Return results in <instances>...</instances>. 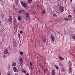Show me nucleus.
<instances>
[{"label": "nucleus", "instance_id": "nucleus-37", "mask_svg": "<svg viewBox=\"0 0 75 75\" xmlns=\"http://www.w3.org/2000/svg\"><path fill=\"white\" fill-rule=\"evenodd\" d=\"M53 16H56V15L55 14H53Z\"/></svg>", "mask_w": 75, "mask_h": 75}, {"label": "nucleus", "instance_id": "nucleus-1", "mask_svg": "<svg viewBox=\"0 0 75 75\" xmlns=\"http://www.w3.org/2000/svg\"><path fill=\"white\" fill-rule=\"evenodd\" d=\"M18 13L20 14H24L25 13V11L23 10H21L18 11Z\"/></svg>", "mask_w": 75, "mask_h": 75}, {"label": "nucleus", "instance_id": "nucleus-40", "mask_svg": "<svg viewBox=\"0 0 75 75\" xmlns=\"http://www.w3.org/2000/svg\"><path fill=\"white\" fill-rule=\"evenodd\" d=\"M18 38H20V35H18Z\"/></svg>", "mask_w": 75, "mask_h": 75}, {"label": "nucleus", "instance_id": "nucleus-23", "mask_svg": "<svg viewBox=\"0 0 75 75\" xmlns=\"http://www.w3.org/2000/svg\"><path fill=\"white\" fill-rule=\"evenodd\" d=\"M14 22L16 23H17V21L16 20V18H14Z\"/></svg>", "mask_w": 75, "mask_h": 75}, {"label": "nucleus", "instance_id": "nucleus-41", "mask_svg": "<svg viewBox=\"0 0 75 75\" xmlns=\"http://www.w3.org/2000/svg\"><path fill=\"white\" fill-rule=\"evenodd\" d=\"M52 1H55V0H51Z\"/></svg>", "mask_w": 75, "mask_h": 75}, {"label": "nucleus", "instance_id": "nucleus-28", "mask_svg": "<svg viewBox=\"0 0 75 75\" xmlns=\"http://www.w3.org/2000/svg\"><path fill=\"white\" fill-rule=\"evenodd\" d=\"M63 72H65V69H62Z\"/></svg>", "mask_w": 75, "mask_h": 75}, {"label": "nucleus", "instance_id": "nucleus-11", "mask_svg": "<svg viewBox=\"0 0 75 75\" xmlns=\"http://www.w3.org/2000/svg\"><path fill=\"white\" fill-rule=\"evenodd\" d=\"M52 75H55V71L54 70V69H52Z\"/></svg>", "mask_w": 75, "mask_h": 75}, {"label": "nucleus", "instance_id": "nucleus-25", "mask_svg": "<svg viewBox=\"0 0 75 75\" xmlns=\"http://www.w3.org/2000/svg\"><path fill=\"white\" fill-rule=\"evenodd\" d=\"M15 3H16V4H17H17H18V1H15Z\"/></svg>", "mask_w": 75, "mask_h": 75}, {"label": "nucleus", "instance_id": "nucleus-42", "mask_svg": "<svg viewBox=\"0 0 75 75\" xmlns=\"http://www.w3.org/2000/svg\"><path fill=\"white\" fill-rule=\"evenodd\" d=\"M26 75H29V74H28L27 73V74H26Z\"/></svg>", "mask_w": 75, "mask_h": 75}, {"label": "nucleus", "instance_id": "nucleus-14", "mask_svg": "<svg viewBox=\"0 0 75 75\" xmlns=\"http://www.w3.org/2000/svg\"><path fill=\"white\" fill-rule=\"evenodd\" d=\"M19 61L21 62V64H23V59L22 58L20 59Z\"/></svg>", "mask_w": 75, "mask_h": 75}, {"label": "nucleus", "instance_id": "nucleus-10", "mask_svg": "<svg viewBox=\"0 0 75 75\" xmlns=\"http://www.w3.org/2000/svg\"><path fill=\"white\" fill-rule=\"evenodd\" d=\"M8 49H6L4 51V53L5 54H8Z\"/></svg>", "mask_w": 75, "mask_h": 75}, {"label": "nucleus", "instance_id": "nucleus-26", "mask_svg": "<svg viewBox=\"0 0 75 75\" xmlns=\"http://www.w3.org/2000/svg\"><path fill=\"white\" fill-rule=\"evenodd\" d=\"M3 57L4 58H7V56L4 55L3 56Z\"/></svg>", "mask_w": 75, "mask_h": 75}, {"label": "nucleus", "instance_id": "nucleus-46", "mask_svg": "<svg viewBox=\"0 0 75 75\" xmlns=\"http://www.w3.org/2000/svg\"><path fill=\"white\" fill-rule=\"evenodd\" d=\"M17 0H15V1H17Z\"/></svg>", "mask_w": 75, "mask_h": 75}, {"label": "nucleus", "instance_id": "nucleus-4", "mask_svg": "<svg viewBox=\"0 0 75 75\" xmlns=\"http://www.w3.org/2000/svg\"><path fill=\"white\" fill-rule=\"evenodd\" d=\"M59 9L61 12H63L64 11V8L63 6H59Z\"/></svg>", "mask_w": 75, "mask_h": 75}, {"label": "nucleus", "instance_id": "nucleus-17", "mask_svg": "<svg viewBox=\"0 0 75 75\" xmlns=\"http://www.w3.org/2000/svg\"><path fill=\"white\" fill-rule=\"evenodd\" d=\"M33 0H28V3H31V2H32V1Z\"/></svg>", "mask_w": 75, "mask_h": 75}, {"label": "nucleus", "instance_id": "nucleus-44", "mask_svg": "<svg viewBox=\"0 0 75 75\" xmlns=\"http://www.w3.org/2000/svg\"><path fill=\"white\" fill-rule=\"evenodd\" d=\"M39 72L40 73H41V71H39Z\"/></svg>", "mask_w": 75, "mask_h": 75}, {"label": "nucleus", "instance_id": "nucleus-47", "mask_svg": "<svg viewBox=\"0 0 75 75\" xmlns=\"http://www.w3.org/2000/svg\"><path fill=\"white\" fill-rule=\"evenodd\" d=\"M42 70H43V69H42Z\"/></svg>", "mask_w": 75, "mask_h": 75}, {"label": "nucleus", "instance_id": "nucleus-9", "mask_svg": "<svg viewBox=\"0 0 75 75\" xmlns=\"http://www.w3.org/2000/svg\"><path fill=\"white\" fill-rule=\"evenodd\" d=\"M25 16L26 18H28L30 16V13H26Z\"/></svg>", "mask_w": 75, "mask_h": 75}, {"label": "nucleus", "instance_id": "nucleus-20", "mask_svg": "<svg viewBox=\"0 0 75 75\" xmlns=\"http://www.w3.org/2000/svg\"><path fill=\"white\" fill-rule=\"evenodd\" d=\"M18 18L19 20H20L21 19V17L20 16L18 17Z\"/></svg>", "mask_w": 75, "mask_h": 75}, {"label": "nucleus", "instance_id": "nucleus-7", "mask_svg": "<svg viewBox=\"0 0 75 75\" xmlns=\"http://www.w3.org/2000/svg\"><path fill=\"white\" fill-rule=\"evenodd\" d=\"M13 69L15 72H18V69L16 67H14L13 68Z\"/></svg>", "mask_w": 75, "mask_h": 75}, {"label": "nucleus", "instance_id": "nucleus-31", "mask_svg": "<svg viewBox=\"0 0 75 75\" xmlns=\"http://www.w3.org/2000/svg\"><path fill=\"white\" fill-rule=\"evenodd\" d=\"M56 21H58V22L60 21V20L59 19H57L56 20Z\"/></svg>", "mask_w": 75, "mask_h": 75}, {"label": "nucleus", "instance_id": "nucleus-33", "mask_svg": "<svg viewBox=\"0 0 75 75\" xmlns=\"http://www.w3.org/2000/svg\"><path fill=\"white\" fill-rule=\"evenodd\" d=\"M31 69L32 71H33V67H31Z\"/></svg>", "mask_w": 75, "mask_h": 75}, {"label": "nucleus", "instance_id": "nucleus-16", "mask_svg": "<svg viewBox=\"0 0 75 75\" xmlns=\"http://www.w3.org/2000/svg\"><path fill=\"white\" fill-rule=\"evenodd\" d=\"M37 9L38 10V11L40 10V6L38 5L37 6Z\"/></svg>", "mask_w": 75, "mask_h": 75}, {"label": "nucleus", "instance_id": "nucleus-22", "mask_svg": "<svg viewBox=\"0 0 75 75\" xmlns=\"http://www.w3.org/2000/svg\"><path fill=\"white\" fill-rule=\"evenodd\" d=\"M72 38L73 40H75V36H73L72 37Z\"/></svg>", "mask_w": 75, "mask_h": 75}, {"label": "nucleus", "instance_id": "nucleus-27", "mask_svg": "<svg viewBox=\"0 0 75 75\" xmlns=\"http://www.w3.org/2000/svg\"><path fill=\"white\" fill-rule=\"evenodd\" d=\"M23 72H24L25 73H26L27 72V71L25 70H23Z\"/></svg>", "mask_w": 75, "mask_h": 75}, {"label": "nucleus", "instance_id": "nucleus-30", "mask_svg": "<svg viewBox=\"0 0 75 75\" xmlns=\"http://www.w3.org/2000/svg\"><path fill=\"white\" fill-rule=\"evenodd\" d=\"M68 17H70L71 18V17H72V16H71V15H69L68 16Z\"/></svg>", "mask_w": 75, "mask_h": 75}, {"label": "nucleus", "instance_id": "nucleus-38", "mask_svg": "<svg viewBox=\"0 0 75 75\" xmlns=\"http://www.w3.org/2000/svg\"><path fill=\"white\" fill-rule=\"evenodd\" d=\"M35 29L34 28H32V29L33 30H34Z\"/></svg>", "mask_w": 75, "mask_h": 75}, {"label": "nucleus", "instance_id": "nucleus-8", "mask_svg": "<svg viewBox=\"0 0 75 75\" xmlns=\"http://www.w3.org/2000/svg\"><path fill=\"white\" fill-rule=\"evenodd\" d=\"M64 20L67 21H69L71 18H64Z\"/></svg>", "mask_w": 75, "mask_h": 75}, {"label": "nucleus", "instance_id": "nucleus-15", "mask_svg": "<svg viewBox=\"0 0 75 75\" xmlns=\"http://www.w3.org/2000/svg\"><path fill=\"white\" fill-rule=\"evenodd\" d=\"M46 40H47L45 38H43L42 39V41L43 42H45V41H46Z\"/></svg>", "mask_w": 75, "mask_h": 75}, {"label": "nucleus", "instance_id": "nucleus-5", "mask_svg": "<svg viewBox=\"0 0 75 75\" xmlns=\"http://www.w3.org/2000/svg\"><path fill=\"white\" fill-rule=\"evenodd\" d=\"M51 38L53 42H55V37L53 36V35H51Z\"/></svg>", "mask_w": 75, "mask_h": 75}, {"label": "nucleus", "instance_id": "nucleus-13", "mask_svg": "<svg viewBox=\"0 0 75 75\" xmlns=\"http://www.w3.org/2000/svg\"><path fill=\"white\" fill-rule=\"evenodd\" d=\"M59 58V59H60V61H62L63 60H64V58L62 57L61 56H60Z\"/></svg>", "mask_w": 75, "mask_h": 75}, {"label": "nucleus", "instance_id": "nucleus-21", "mask_svg": "<svg viewBox=\"0 0 75 75\" xmlns=\"http://www.w3.org/2000/svg\"><path fill=\"white\" fill-rule=\"evenodd\" d=\"M45 11L43 10L42 12V14H45Z\"/></svg>", "mask_w": 75, "mask_h": 75}, {"label": "nucleus", "instance_id": "nucleus-19", "mask_svg": "<svg viewBox=\"0 0 75 75\" xmlns=\"http://www.w3.org/2000/svg\"><path fill=\"white\" fill-rule=\"evenodd\" d=\"M1 17V19H3L4 18V15H2Z\"/></svg>", "mask_w": 75, "mask_h": 75}, {"label": "nucleus", "instance_id": "nucleus-45", "mask_svg": "<svg viewBox=\"0 0 75 75\" xmlns=\"http://www.w3.org/2000/svg\"><path fill=\"white\" fill-rule=\"evenodd\" d=\"M0 75H1V73L0 72Z\"/></svg>", "mask_w": 75, "mask_h": 75}, {"label": "nucleus", "instance_id": "nucleus-39", "mask_svg": "<svg viewBox=\"0 0 75 75\" xmlns=\"http://www.w3.org/2000/svg\"><path fill=\"white\" fill-rule=\"evenodd\" d=\"M69 63V64H72V62H70V63Z\"/></svg>", "mask_w": 75, "mask_h": 75}, {"label": "nucleus", "instance_id": "nucleus-18", "mask_svg": "<svg viewBox=\"0 0 75 75\" xmlns=\"http://www.w3.org/2000/svg\"><path fill=\"white\" fill-rule=\"evenodd\" d=\"M44 71L45 74H47V70L46 69H44Z\"/></svg>", "mask_w": 75, "mask_h": 75}, {"label": "nucleus", "instance_id": "nucleus-2", "mask_svg": "<svg viewBox=\"0 0 75 75\" xmlns=\"http://www.w3.org/2000/svg\"><path fill=\"white\" fill-rule=\"evenodd\" d=\"M21 3L22 5V6H23V7H25V8L27 7V3H26L25 2H24L22 1H21Z\"/></svg>", "mask_w": 75, "mask_h": 75}, {"label": "nucleus", "instance_id": "nucleus-24", "mask_svg": "<svg viewBox=\"0 0 75 75\" xmlns=\"http://www.w3.org/2000/svg\"><path fill=\"white\" fill-rule=\"evenodd\" d=\"M55 67H56V69H57L58 70V69H59V68H58V67L57 66L55 65Z\"/></svg>", "mask_w": 75, "mask_h": 75}, {"label": "nucleus", "instance_id": "nucleus-12", "mask_svg": "<svg viewBox=\"0 0 75 75\" xmlns=\"http://www.w3.org/2000/svg\"><path fill=\"white\" fill-rule=\"evenodd\" d=\"M12 65L13 67H16V65H17V64L16 62H13L12 63Z\"/></svg>", "mask_w": 75, "mask_h": 75}, {"label": "nucleus", "instance_id": "nucleus-29", "mask_svg": "<svg viewBox=\"0 0 75 75\" xmlns=\"http://www.w3.org/2000/svg\"><path fill=\"white\" fill-rule=\"evenodd\" d=\"M20 54L21 55H23V53L22 52H20Z\"/></svg>", "mask_w": 75, "mask_h": 75}, {"label": "nucleus", "instance_id": "nucleus-43", "mask_svg": "<svg viewBox=\"0 0 75 75\" xmlns=\"http://www.w3.org/2000/svg\"><path fill=\"white\" fill-rule=\"evenodd\" d=\"M71 2H72V0H70Z\"/></svg>", "mask_w": 75, "mask_h": 75}, {"label": "nucleus", "instance_id": "nucleus-32", "mask_svg": "<svg viewBox=\"0 0 75 75\" xmlns=\"http://www.w3.org/2000/svg\"><path fill=\"white\" fill-rule=\"evenodd\" d=\"M30 65L33 66V64H32V63H31V62H30Z\"/></svg>", "mask_w": 75, "mask_h": 75}, {"label": "nucleus", "instance_id": "nucleus-6", "mask_svg": "<svg viewBox=\"0 0 75 75\" xmlns=\"http://www.w3.org/2000/svg\"><path fill=\"white\" fill-rule=\"evenodd\" d=\"M69 71L70 74H72V67H69Z\"/></svg>", "mask_w": 75, "mask_h": 75}, {"label": "nucleus", "instance_id": "nucleus-35", "mask_svg": "<svg viewBox=\"0 0 75 75\" xmlns=\"http://www.w3.org/2000/svg\"><path fill=\"white\" fill-rule=\"evenodd\" d=\"M7 74H8V75H11V74L9 73H7Z\"/></svg>", "mask_w": 75, "mask_h": 75}, {"label": "nucleus", "instance_id": "nucleus-36", "mask_svg": "<svg viewBox=\"0 0 75 75\" xmlns=\"http://www.w3.org/2000/svg\"><path fill=\"white\" fill-rule=\"evenodd\" d=\"M73 11V13H75V9H74Z\"/></svg>", "mask_w": 75, "mask_h": 75}, {"label": "nucleus", "instance_id": "nucleus-3", "mask_svg": "<svg viewBox=\"0 0 75 75\" xmlns=\"http://www.w3.org/2000/svg\"><path fill=\"white\" fill-rule=\"evenodd\" d=\"M8 21H9V22H12L13 21V16H10L9 17Z\"/></svg>", "mask_w": 75, "mask_h": 75}, {"label": "nucleus", "instance_id": "nucleus-34", "mask_svg": "<svg viewBox=\"0 0 75 75\" xmlns=\"http://www.w3.org/2000/svg\"><path fill=\"white\" fill-rule=\"evenodd\" d=\"M20 34H23V31H21L20 32Z\"/></svg>", "mask_w": 75, "mask_h": 75}]
</instances>
